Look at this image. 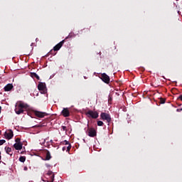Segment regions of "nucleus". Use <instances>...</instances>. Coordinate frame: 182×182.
<instances>
[{
  "label": "nucleus",
  "mask_w": 182,
  "mask_h": 182,
  "mask_svg": "<svg viewBox=\"0 0 182 182\" xmlns=\"http://www.w3.org/2000/svg\"><path fill=\"white\" fill-rule=\"evenodd\" d=\"M15 112L16 114H21V113H23L24 114H49L46 112L36 110L33 107H31V106L28 105V104L22 101H18L16 103Z\"/></svg>",
  "instance_id": "f257e3e1"
},
{
  "label": "nucleus",
  "mask_w": 182,
  "mask_h": 182,
  "mask_svg": "<svg viewBox=\"0 0 182 182\" xmlns=\"http://www.w3.org/2000/svg\"><path fill=\"white\" fill-rule=\"evenodd\" d=\"M38 89L41 92V93H46V83L45 82H39L38 85Z\"/></svg>",
  "instance_id": "f03ea898"
},
{
  "label": "nucleus",
  "mask_w": 182,
  "mask_h": 182,
  "mask_svg": "<svg viewBox=\"0 0 182 182\" xmlns=\"http://www.w3.org/2000/svg\"><path fill=\"white\" fill-rule=\"evenodd\" d=\"M101 79L105 83L109 84L110 82V77H109L106 73H102L101 75Z\"/></svg>",
  "instance_id": "7ed1b4c3"
},
{
  "label": "nucleus",
  "mask_w": 182,
  "mask_h": 182,
  "mask_svg": "<svg viewBox=\"0 0 182 182\" xmlns=\"http://www.w3.org/2000/svg\"><path fill=\"white\" fill-rule=\"evenodd\" d=\"M87 133L90 137H96L97 134V132H96V129H95V128L89 129Z\"/></svg>",
  "instance_id": "20e7f679"
},
{
  "label": "nucleus",
  "mask_w": 182,
  "mask_h": 182,
  "mask_svg": "<svg viewBox=\"0 0 182 182\" xmlns=\"http://www.w3.org/2000/svg\"><path fill=\"white\" fill-rule=\"evenodd\" d=\"M101 120H106L107 123H110L112 122V117H110V114H101L100 115Z\"/></svg>",
  "instance_id": "39448f33"
},
{
  "label": "nucleus",
  "mask_w": 182,
  "mask_h": 182,
  "mask_svg": "<svg viewBox=\"0 0 182 182\" xmlns=\"http://www.w3.org/2000/svg\"><path fill=\"white\" fill-rule=\"evenodd\" d=\"M6 138L8 139V140H11L12 137H14V132L12 129H9L7 132H5Z\"/></svg>",
  "instance_id": "423d86ee"
},
{
  "label": "nucleus",
  "mask_w": 182,
  "mask_h": 182,
  "mask_svg": "<svg viewBox=\"0 0 182 182\" xmlns=\"http://www.w3.org/2000/svg\"><path fill=\"white\" fill-rule=\"evenodd\" d=\"M63 43H65V40H63L60 43H58L55 46L53 47V50L55 52L59 50L62 46H63Z\"/></svg>",
  "instance_id": "0eeeda50"
},
{
  "label": "nucleus",
  "mask_w": 182,
  "mask_h": 182,
  "mask_svg": "<svg viewBox=\"0 0 182 182\" xmlns=\"http://www.w3.org/2000/svg\"><path fill=\"white\" fill-rule=\"evenodd\" d=\"M12 89H14V85H12L11 83L7 84V85L4 87V92H11V90H12Z\"/></svg>",
  "instance_id": "6e6552de"
},
{
  "label": "nucleus",
  "mask_w": 182,
  "mask_h": 182,
  "mask_svg": "<svg viewBox=\"0 0 182 182\" xmlns=\"http://www.w3.org/2000/svg\"><path fill=\"white\" fill-rule=\"evenodd\" d=\"M45 154L46 157L43 160L49 161L50 159H52V156H50V151H49L48 149L45 150Z\"/></svg>",
  "instance_id": "1a4fd4ad"
},
{
  "label": "nucleus",
  "mask_w": 182,
  "mask_h": 182,
  "mask_svg": "<svg viewBox=\"0 0 182 182\" xmlns=\"http://www.w3.org/2000/svg\"><path fill=\"white\" fill-rule=\"evenodd\" d=\"M60 144H65V145L68 144V147H67V151L68 152L70 151V149H72V145L69 143V141H68L67 140H65L60 142Z\"/></svg>",
  "instance_id": "9d476101"
},
{
  "label": "nucleus",
  "mask_w": 182,
  "mask_h": 182,
  "mask_svg": "<svg viewBox=\"0 0 182 182\" xmlns=\"http://www.w3.org/2000/svg\"><path fill=\"white\" fill-rule=\"evenodd\" d=\"M22 146H23L22 143H16L14 144V147L16 150H22Z\"/></svg>",
  "instance_id": "9b49d317"
},
{
  "label": "nucleus",
  "mask_w": 182,
  "mask_h": 182,
  "mask_svg": "<svg viewBox=\"0 0 182 182\" xmlns=\"http://www.w3.org/2000/svg\"><path fill=\"white\" fill-rule=\"evenodd\" d=\"M30 117L35 119H43V117H45V114H33L30 115Z\"/></svg>",
  "instance_id": "f8f14e48"
},
{
  "label": "nucleus",
  "mask_w": 182,
  "mask_h": 182,
  "mask_svg": "<svg viewBox=\"0 0 182 182\" xmlns=\"http://www.w3.org/2000/svg\"><path fill=\"white\" fill-rule=\"evenodd\" d=\"M47 174H48V176H50V180L52 182L55 181V174L53 173V172L52 171H48Z\"/></svg>",
  "instance_id": "ddd939ff"
},
{
  "label": "nucleus",
  "mask_w": 182,
  "mask_h": 182,
  "mask_svg": "<svg viewBox=\"0 0 182 182\" xmlns=\"http://www.w3.org/2000/svg\"><path fill=\"white\" fill-rule=\"evenodd\" d=\"M5 151L7 154H10L11 157H12L14 153L12 152V149L11 147H5Z\"/></svg>",
  "instance_id": "4468645a"
},
{
  "label": "nucleus",
  "mask_w": 182,
  "mask_h": 182,
  "mask_svg": "<svg viewBox=\"0 0 182 182\" xmlns=\"http://www.w3.org/2000/svg\"><path fill=\"white\" fill-rule=\"evenodd\" d=\"M61 114H70V111H69V108H63L61 112Z\"/></svg>",
  "instance_id": "2eb2a0df"
},
{
  "label": "nucleus",
  "mask_w": 182,
  "mask_h": 182,
  "mask_svg": "<svg viewBox=\"0 0 182 182\" xmlns=\"http://www.w3.org/2000/svg\"><path fill=\"white\" fill-rule=\"evenodd\" d=\"M31 77H36L37 80H39L41 77H39V75L36 74V73H31Z\"/></svg>",
  "instance_id": "dca6fc26"
},
{
  "label": "nucleus",
  "mask_w": 182,
  "mask_h": 182,
  "mask_svg": "<svg viewBox=\"0 0 182 182\" xmlns=\"http://www.w3.org/2000/svg\"><path fill=\"white\" fill-rule=\"evenodd\" d=\"M88 117L90 119H97L99 117V114H90Z\"/></svg>",
  "instance_id": "f3484780"
},
{
  "label": "nucleus",
  "mask_w": 182,
  "mask_h": 182,
  "mask_svg": "<svg viewBox=\"0 0 182 182\" xmlns=\"http://www.w3.org/2000/svg\"><path fill=\"white\" fill-rule=\"evenodd\" d=\"M26 160V156H20L19 157V161H21V163H25Z\"/></svg>",
  "instance_id": "a211bd4d"
},
{
  "label": "nucleus",
  "mask_w": 182,
  "mask_h": 182,
  "mask_svg": "<svg viewBox=\"0 0 182 182\" xmlns=\"http://www.w3.org/2000/svg\"><path fill=\"white\" fill-rule=\"evenodd\" d=\"M159 103L160 105H164V103H166V99L161 97L159 100Z\"/></svg>",
  "instance_id": "6ab92c4d"
},
{
  "label": "nucleus",
  "mask_w": 182,
  "mask_h": 182,
  "mask_svg": "<svg viewBox=\"0 0 182 182\" xmlns=\"http://www.w3.org/2000/svg\"><path fill=\"white\" fill-rule=\"evenodd\" d=\"M119 110L122 112H127V108H126V107H122Z\"/></svg>",
  "instance_id": "aec40b11"
},
{
  "label": "nucleus",
  "mask_w": 182,
  "mask_h": 182,
  "mask_svg": "<svg viewBox=\"0 0 182 182\" xmlns=\"http://www.w3.org/2000/svg\"><path fill=\"white\" fill-rule=\"evenodd\" d=\"M6 143V141L4 139H0V146H2V144Z\"/></svg>",
  "instance_id": "412c9836"
},
{
  "label": "nucleus",
  "mask_w": 182,
  "mask_h": 182,
  "mask_svg": "<svg viewBox=\"0 0 182 182\" xmlns=\"http://www.w3.org/2000/svg\"><path fill=\"white\" fill-rule=\"evenodd\" d=\"M97 126H103V122L97 121Z\"/></svg>",
  "instance_id": "4be33fe9"
},
{
  "label": "nucleus",
  "mask_w": 182,
  "mask_h": 182,
  "mask_svg": "<svg viewBox=\"0 0 182 182\" xmlns=\"http://www.w3.org/2000/svg\"><path fill=\"white\" fill-rule=\"evenodd\" d=\"M15 141L16 143H21V138H16Z\"/></svg>",
  "instance_id": "5701e85b"
},
{
  "label": "nucleus",
  "mask_w": 182,
  "mask_h": 182,
  "mask_svg": "<svg viewBox=\"0 0 182 182\" xmlns=\"http://www.w3.org/2000/svg\"><path fill=\"white\" fill-rule=\"evenodd\" d=\"M62 129L63 130V132H66L67 131V128L65 126L62 127Z\"/></svg>",
  "instance_id": "b1692460"
},
{
  "label": "nucleus",
  "mask_w": 182,
  "mask_h": 182,
  "mask_svg": "<svg viewBox=\"0 0 182 182\" xmlns=\"http://www.w3.org/2000/svg\"><path fill=\"white\" fill-rule=\"evenodd\" d=\"M87 114H95V113H93V111H89Z\"/></svg>",
  "instance_id": "393cba45"
},
{
  "label": "nucleus",
  "mask_w": 182,
  "mask_h": 182,
  "mask_svg": "<svg viewBox=\"0 0 182 182\" xmlns=\"http://www.w3.org/2000/svg\"><path fill=\"white\" fill-rule=\"evenodd\" d=\"M67 151L68 150V147L66 148V146H63V151Z\"/></svg>",
  "instance_id": "a878e982"
},
{
  "label": "nucleus",
  "mask_w": 182,
  "mask_h": 182,
  "mask_svg": "<svg viewBox=\"0 0 182 182\" xmlns=\"http://www.w3.org/2000/svg\"><path fill=\"white\" fill-rule=\"evenodd\" d=\"M23 170H24V171H28V167H27V166H25V167L23 168Z\"/></svg>",
  "instance_id": "bb28decb"
},
{
  "label": "nucleus",
  "mask_w": 182,
  "mask_h": 182,
  "mask_svg": "<svg viewBox=\"0 0 182 182\" xmlns=\"http://www.w3.org/2000/svg\"><path fill=\"white\" fill-rule=\"evenodd\" d=\"M178 99H179L180 100L182 101V95H181L178 97Z\"/></svg>",
  "instance_id": "cd10ccee"
},
{
  "label": "nucleus",
  "mask_w": 182,
  "mask_h": 182,
  "mask_svg": "<svg viewBox=\"0 0 182 182\" xmlns=\"http://www.w3.org/2000/svg\"><path fill=\"white\" fill-rule=\"evenodd\" d=\"M112 100V97H109L108 102L110 103V101Z\"/></svg>",
  "instance_id": "c85d7f7f"
},
{
  "label": "nucleus",
  "mask_w": 182,
  "mask_h": 182,
  "mask_svg": "<svg viewBox=\"0 0 182 182\" xmlns=\"http://www.w3.org/2000/svg\"><path fill=\"white\" fill-rule=\"evenodd\" d=\"M176 112H182V108H181V109H176Z\"/></svg>",
  "instance_id": "c756f323"
},
{
  "label": "nucleus",
  "mask_w": 182,
  "mask_h": 182,
  "mask_svg": "<svg viewBox=\"0 0 182 182\" xmlns=\"http://www.w3.org/2000/svg\"><path fill=\"white\" fill-rule=\"evenodd\" d=\"M69 114H64V117H69Z\"/></svg>",
  "instance_id": "7c9ffc66"
},
{
  "label": "nucleus",
  "mask_w": 182,
  "mask_h": 182,
  "mask_svg": "<svg viewBox=\"0 0 182 182\" xmlns=\"http://www.w3.org/2000/svg\"><path fill=\"white\" fill-rule=\"evenodd\" d=\"M1 110H2V107L0 106V113H1Z\"/></svg>",
  "instance_id": "2f4dec72"
},
{
  "label": "nucleus",
  "mask_w": 182,
  "mask_h": 182,
  "mask_svg": "<svg viewBox=\"0 0 182 182\" xmlns=\"http://www.w3.org/2000/svg\"><path fill=\"white\" fill-rule=\"evenodd\" d=\"M69 36H67V37L65 38V39H68V38H69Z\"/></svg>",
  "instance_id": "473e14b6"
},
{
  "label": "nucleus",
  "mask_w": 182,
  "mask_h": 182,
  "mask_svg": "<svg viewBox=\"0 0 182 182\" xmlns=\"http://www.w3.org/2000/svg\"><path fill=\"white\" fill-rule=\"evenodd\" d=\"M101 114H106V113H105V112H102V113H101Z\"/></svg>",
  "instance_id": "72a5a7b5"
},
{
  "label": "nucleus",
  "mask_w": 182,
  "mask_h": 182,
  "mask_svg": "<svg viewBox=\"0 0 182 182\" xmlns=\"http://www.w3.org/2000/svg\"><path fill=\"white\" fill-rule=\"evenodd\" d=\"M50 53H52V50L50 51Z\"/></svg>",
  "instance_id": "f704fd0d"
},
{
  "label": "nucleus",
  "mask_w": 182,
  "mask_h": 182,
  "mask_svg": "<svg viewBox=\"0 0 182 182\" xmlns=\"http://www.w3.org/2000/svg\"><path fill=\"white\" fill-rule=\"evenodd\" d=\"M1 159H2V156H0V160H1Z\"/></svg>",
  "instance_id": "c9c22d12"
},
{
  "label": "nucleus",
  "mask_w": 182,
  "mask_h": 182,
  "mask_svg": "<svg viewBox=\"0 0 182 182\" xmlns=\"http://www.w3.org/2000/svg\"><path fill=\"white\" fill-rule=\"evenodd\" d=\"M0 157H1V151H0Z\"/></svg>",
  "instance_id": "e433bc0d"
}]
</instances>
